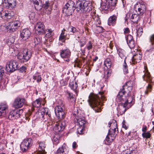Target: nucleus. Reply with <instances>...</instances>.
I'll return each instance as SVG.
<instances>
[{"label":"nucleus","mask_w":154,"mask_h":154,"mask_svg":"<svg viewBox=\"0 0 154 154\" xmlns=\"http://www.w3.org/2000/svg\"><path fill=\"white\" fill-rule=\"evenodd\" d=\"M60 55L61 57L65 61L69 62L70 60L71 56V52L69 50L67 49L62 50L60 51Z\"/></svg>","instance_id":"14"},{"label":"nucleus","mask_w":154,"mask_h":154,"mask_svg":"<svg viewBox=\"0 0 154 154\" xmlns=\"http://www.w3.org/2000/svg\"><path fill=\"white\" fill-rule=\"evenodd\" d=\"M80 47L84 46L86 43V40L84 38L81 39L79 42Z\"/></svg>","instance_id":"48"},{"label":"nucleus","mask_w":154,"mask_h":154,"mask_svg":"<svg viewBox=\"0 0 154 154\" xmlns=\"http://www.w3.org/2000/svg\"><path fill=\"white\" fill-rule=\"evenodd\" d=\"M127 44L131 48H133L135 45L134 41H131V42L127 43Z\"/></svg>","instance_id":"50"},{"label":"nucleus","mask_w":154,"mask_h":154,"mask_svg":"<svg viewBox=\"0 0 154 154\" xmlns=\"http://www.w3.org/2000/svg\"><path fill=\"white\" fill-rule=\"evenodd\" d=\"M73 114L76 116V118L77 120L78 124L81 126L84 127V124L86 123V121L84 117H79L78 116H76V115L78 114L79 112L77 108H75L74 109Z\"/></svg>","instance_id":"16"},{"label":"nucleus","mask_w":154,"mask_h":154,"mask_svg":"<svg viewBox=\"0 0 154 154\" xmlns=\"http://www.w3.org/2000/svg\"><path fill=\"white\" fill-rule=\"evenodd\" d=\"M117 131L118 130L113 128L112 129H110L109 130L108 135L105 139V143L109 145L115 139L118 133Z\"/></svg>","instance_id":"7"},{"label":"nucleus","mask_w":154,"mask_h":154,"mask_svg":"<svg viewBox=\"0 0 154 154\" xmlns=\"http://www.w3.org/2000/svg\"><path fill=\"white\" fill-rule=\"evenodd\" d=\"M25 102V100L23 98L17 97L15 99L13 104L14 106L16 108L21 107Z\"/></svg>","instance_id":"18"},{"label":"nucleus","mask_w":154,"mask_h":154,"mask_svg":"<svg viewBox=\"0 0 154 154\" xmlns=\"http://www.w3.org/2000/svg\"><path fill=\"white\" fill-rule=\"evenodd\" d=\"M38 147L37 150L38 153L39 154H45L47 153L45 148L46 145L45 142L41 141L38 142Z\"/></svg>","instance_id":"22"},{"label":"nucleus","mask_w":154,"mask_h":154,"mask_svg":"<svg viewBox=\"0 0 154 154\" xmlns=\"http://www.w3.org/2000/svg\"><path fill=\"white\" fill-rule=\"evenodd\" d=\"M91 15L93 19L95 18V17L98 16V15L96 14L95 11H94L91 12Z\"/></svg>","instance_id":"56"},{"label":"nucleus","mask_w":154,"mask_h":154,"mask_svg":"<svg viewBox=\"0 0 154 154\" xmlns=\"http://www.w3.org/2000/svg\"><path fill=\"white\" fill-rule=\"evenodd\" d=\"M92 48V45L91 43V42L89 41L88 43L87 44V45L86 46L85 48V49L87 48L89 52V50L91 49Z\"/></svg>","instance_id":"49"},{"label":"nucleus","mask_w":154,"mask_h":154,"mask_svg":"<svg viewBox=\"0 0 154 154\" xmlns=\"http://www.w3.org/2000/svg\"><path fill=\"white\" fill-rule=\"evenodd\" d=\"M144 70L143 72V78L144 81L147 82H152V78L149 72H148L146 66H144Z\"/></svg>","instance_id":"20"},{"label":"nucleus","mask_w":154,"mask_h":154,"mask_svg":"<svg viewBox=\"0 0 154 154\" xmlns=\"http://www.w3.org/2000/svg\"><path fill=\"white\" fill-rule=\"evenodd\" d=\"M16 0H5L3 4L8 8L11 9L16 6Z\"/></svg>","instance_id":"21"},{"label":"nucleus","mask_w":154,"mask_h":154,"mask_svg":"<svg viewBox=\"0 0 154 154\" xmlns=\"http://www.w3.org/2000/svg\"><path fill=\"white\" fill-rule=\"evenodd\" d=\"M65 29H63L62 31V32L59 37V40L62 42H65L66 36L65 35L64 32L65 31Z\"/></svg>","instance_id":"38"},{"label":"nucleus","mask_w":154,"mask_h":154,"mask_svg":"<svg viewBox=\"0 0 154 154\" xmlns=\"http://www.w3.org/2000/svg\"><path fill=\"white\" fill-rule=\"evenodd\" d=\"M45 36L48 38H50L52 37L54 35L53 31L51 29H47L46 30Z\"/></svg>","instance_id":"36"},{"label":"nucleus","mask_w":154,"mask_h":154,"mask_svg":"<svg viewBox=\"0 0 154 154\" xmlns=\"http://www.w3.org/2000/svg\"><path fill=\"white\" fill-rule=\"evenodd\" d=\"M67 95L68 97L70 99L72 98L74 99L72 94L70 93H67Z\"/></svg>","instance_id":"58"},{"label":"nucleus","mask_w":154,"mask_h":154,"mask_svg":"<svg viewBox=\"0 0 154 154\" xmlns=\"http://www.w3.org/2000/svg\"><path fill=\"white\" fill-rule=\"evenodd\" d=\"M53 3L52 2H49L48 1L45 2V3L43 5L42 7L45 9H47L48 8L51 9L52 5H53Z\"/></svg>","instance_id":"35"},{"label":"nucleus","mask_w":154,"mask_h":154,"mask_svg":"<svg viewBox=\"0 0 154 154\" xmlns=\"http://www.w3.org/2000/svg\"><path fill=\"white\" fill-rule=\"evenodd\" d=\"M45 114L46 116L48 115L49 117H50L51 116L50 112L48 108H43L42 109L41 112L38 113V115L39 116L40 118L43 119Z\"/></svg>","instance_id":"24"},{"label":"nucleus","mask_w":154,"mask_h":154,"mask_svg":"<svg viewBox=\"0 0 154 154\" xmlns=\"http://www.w3.org/2000/svg\"><path fill=\"white\" fill-rule=\"evenodd\" d=\"M31 51L27 48L21 50L17 55V58L21 63L28 61L32 56Z\"/></svg>","instance_id":"3"},{"label":"nucleus","mask_w":154,"mask_h":154,"mask_svg":"<svg viewBox=\"0 0 154 154\" xmlns=\"http://www.w3.org/2000/svg\"><path fill=\"white\" fill-rule=\"evenodd\" d=\"M146 128L147 127L146 126H143L142 130V131L144 132H146Z\"/></svg>","instance_id":"63"},{"label":"nucleus","mask_w":154,"mask_h":154,"mask_svg":"<svg viewBox=\"0 0 154 154\" xmlns=\"http://www.w3.org/2000/svg\"><path fill=\"white\" fill-rule=\"evenodd\" d=\"M108 125L109 127H111V128H110L111 129H112V128H113L114 129L118 130L117 124L116 123V121L115 120H113L112 122H109Z\"/></svg>","instance_id":"32"},{"label":"nucleus","mask_w":154,"mask_h":154,"mask_svg":"<svg viewBox=\"0 0 154 154\" xmlns=\"http://www.w3.org/2000/svg\"><path fill=\"white\" fill-rule=\"evenodd\" d=\"M130 32V30L128 28H126L124 29V33H128Z\"/></svg>","instance_id":"60"},{"label":"nucleus","mask_w":154,"mask_h":154,"mask_svg":"<svg viewBox=\"0 0 154 154\" xmlns=\"http://www.w3.org/2000/svg\"><path fill=\"white\" fill-rule=\"evenodd\" d=\"M123 69L125 74H127L128 73V67L125 62V60H124V62L123 65Z\"/></svg>","instance_id":"42"},{"label":"nucleus","mask_w":154,"mask_h":154,"mask_svg":"<svg viewBox=\"0 0 154 154\" xmlns=\"http://www.w3.org/2000/svg\"><path fill=\"white\" fill-rule=\"evenodd\" d=\"M14 38L12 37H10L9 38L6 39V42L9 46L11 45L14 42Z\"/></svg>","instance_id":"41"},{"label":"nucleus","mask_w":154,"mask_h":154,"mask_svg":"<svg viewBox=\"0 0 154 154\" xmlns=\"http://www.w3.org/2000/svg\"><path fill=\"white\" fill-rule=\"evenodd\" d=\"M57 152L58 153H64L66 154L67 152H66V150L65 148H64L63 146L59 148L57 150Z\"/></svg>","instance_id":"43"},{"label":"nucleus","mask_w":154,"mask_h":154,"mask_svg":"<svg viewBox=\"0 0 154 154\" xmlns=\"http://www.w3.org/2000/svg\"><path fill=\"white\" fill-rule=\"evenodd\" d=\"M20 116L18 111H11L8 115V118L10 119H17Z\"/></svg>","instance_id":"26"},{"label":"nucleus","mask_w":154,"mask_h":154,"mask_svg":"<svg viewBox=\"0 0 154 154\" xmlns=\"http://www.w3.org/2000/svg\"><path fill=\"white\" fill-rule=\"evenodd\" d=\"M142 135L143 137L146 138H149L150 137V134L149 132H144L142 134Z\"/></svg>","instance_id":"52"},{"label":"nucleus","mask_w":154,"mask_h":154,"mask_svg":"<svg viewBox=\"0 0 154 154\" xmlns=\"http://www.w3.org/2000/svg\"><path fill=\"white\" fill-rule=\"evenodd\" d=\"M130 18L133 22L135 23L139 20V17L136 14H132Z\"/></svg>","instance_id":"34"},{"label":"nucleus","mask_w":154,"mask_h":154,"mask_svg":"<svg viewBox=\"0 0 154 154\" xmlns=\"http://www.w3.org/2000/svg\"><path fill=\"white\" fill-rule=\"evenodd\" d=\"M66 125L64 121H59L56 123L54 129L56 132L63 131L65 128Z\"/></svg>","instance_id":"19"},{"label":"nucleus","mask_w":154,"mask_h":154,"mask_svg":"<svg viewBox=\"0 0 154 154\" xmlns=\"http://www.w3.org/2000/svg\"><path fill=\"white\" fill-rule=\"evenodd\" d=\"M33 79L36 80L37 82H40L42 80V78L41 75L38 73H35L33 76Z\"/></svg>","instance_id":"40"},{"label":"nucleus","mask_w":154,"mask_h":154,"mask_svg":"<svg viewBox=\"0 0 154 154\" xmlns=\"http://www.w3.org/2000/svg\"><path fill=\"white\" fill-rule=\"evenodd\" d=\"M31 2H32L34 4L35 9L37 10H39L42 8L41 5H39V2L37 0H30Z\"/></svg>","instance_id":"33"},{"label":"nucleus","mask_w":154,"mask_h":154,"mask_svg":"<svg viewBox=\"0 0 154 154\" xmlns=\"http://www.w3.org/2000/svg\"><path fill=\"white\" fill-rule=\"evenodd\" d=\"M130 107V106H127L126 103H122L119 105V107L117 108L118 113L120 115L124 114L126 110Z\"/></svg>","instance_id":"15"},{"label":"nucleus","mask_w":154,"mask_h":154,"mask_svg":"<svg viewBox=\"0 0 154 154\" xmlns=\"http://www.w3.org/2000/svg\"><path fill=\"white\" fill-rule=\"evenodd\" d=\"M8 109V106L6 104L2 103L0 105V116L5 115L6 110Z\"/></svg>","instance_id":"27"},{"label":"nucleus","mask_w":154,"mask_h":154,"mask_svg":"<svg viewBox=\"0 0 154 154\" xmlns=\"http://www.w3.org/2000/svg\"><path fill=\"white\" fill-rule=\"evenodd\" d=\"M104 65L108 69L109 68L111 65V61L109 58L106 59L104 61Z\"/></svg>","instance_id":"39"},{"label":"nucleus","mask_w":154,"mask_h":154,"mask_svg":"<svg viewBox=\"0 0 154 154\" xmlns=\"http://www.w3.org/2000/svg\"><path fill=\"white\" fill-rule=\"evenodd\" d=\"M142 58V55L141 53L138 51L136 54L133 56L132 59V62L134 64L139 63L140 62Z\"/></svg>","instance_id":"25"},{"label":"nucleus","mask_w":154,"mask_h":154,"mask_svg":"<svg viewBox=\"0 0 154 154\" xmlns=\"http://www.w3.org/2000/svg\"><path fill=\"white\" fill-rule=\"evenodd\" d=\"M117 18V16L115 15L110 17L108 20V24L109 26L113 25L116 23Z\"/></svg>","instance_id":"29"},{"label":"nucleus","mask_w":154,"mask_h":154,"mask_svg":"<svg viewBox=\"0 0 154 154\" xmlns=\"http://www.w3.org/2000/svg\"><path fill=\"white\" fill-rule=\"evenodd\" d=\"M65 107L63 104L60 106H57L55 108V112L56 116L59 119H63L65 117L64 111Z\"/></svg>","instance_id":"9"},{"label":"nucleus","mask_w":154,"mask_h":154,"mask_svg":"<svg viewBox=\"0 0 154 154\" xmlns=\"http://www.w3.org/2000/svg\"><path fill=\"white\" fill-rule=\"evenodd\" d=\"M150 41L151 42L152 45L151 48L148 51L152 54H154V34L152 35L150 37Z\"/></svg>","instance_id":"30"},{"label":"nucleus","mask_w":154,"mask_h":154,"mask_svg":"<svg viewBox=\"0 0 154 154\" xmlns=\"http://www.w3.org/2000/svg\"><path fill=\"white\" fill-rule=\"evenodd\" d=\"M122 127L124 128L125 129H127L128 127L126 126V125L125 124V121H124L122 123Z\"/></svg>","instance_id":"62"},{"label":"nucleus","mask_w":154,"mask_h":154,"mask_svg":"<svg viewBox=\"0 0 154 154\" xmlns=\"http://www.w3.org/2000/svg\"><path fill=\"white\" fill-rule=\"evenodd\" d=\"M106 3L105 5H101L102 8L105 10H107L108 9H111L112 7H114L116 5L117 0H105Z\"/></svg>","instance_id":"13"},{"label":"nucleus","mask_w":154,"mask_h":154,"mask_svg":"<svg viewBox=\"0 0 154 154\" xmlns=\"http://www.w3.org/2000/svg\"><path fill=\"white\" fill-rule=\"evenodd\" d=\"M151 86L150 84H149L147 87L145 91V94H148V92L151 91Z\"/></svg>","instance_id":"53"},{"label":"nucleus","mask_w":154,"mask_h":154,"mask_svg":"<svg viewBox=\"0 0 154 154\" xmlns=\"http://www.w3.org/2000/svg\"><path fill=\"white\" fill-rule=\"evenodd\" d=\"M35 14L34 13H32L30 14L29 16L30 19L33 20L34 18Z\"/></svg>","instance_id":"59"},{"label":"nucleus","mask_w":154,"mask_h":154,"mask_svg":"<svg viewBox=\"0 0 154 154\" xmlns=\"http://www.w3.org/2000/svg\"><path fill=\"white\" fill-rule=\"evenodd\" d=\"M40 42V40L39 38H35L34 39V43L35 45V47H36V46L37 45L39 44Z\"/></svg>","instance_id":"55"},{"label":"nucleus","mask_w":154,"mask_h":154,"mask_svg":"<svg viewBox=\"0 0 154 154\" xmlns=\"http://www.w3.org/2000/svg\"><path fill=\"white\" fill-rule=\"evenodd\" d=\"M68 29L69 31L72 33V34H73L74 33H76L78 31L76 28L73 26L69 27Z\"/></svg>","instance_id":"46"},{"label":"nucleus","mask_w":154,"mask_h":154,"mask_svg":"<svg viewBox=\"0 0 154 154\" xmlns=\"http://www.w3.org/2000/svg\"><path fill=\"white\" fill-rule=\"evenodd\" d=\"M132 89L131 82H128L123 86L122 90L119 92L117 96L116 101L126 103L127 106L130 105L131 107V103L133 100V97L130 96Z\"/></svg>","instance_id":"1"},{"label":"nucleus","mask_w":154,"mask_h":154,"mask_svg":"<svg viewBox=\"0 0 154 154\" xmlns=\"http://www.w3.org/2000/svg\"><path fill=\"white\" fill-rule=\"evenodd\" d=\"M93 19L94 20L96 25H99L100 24V21L98 16L95 17V18Z\"/></svg>","instance_id":"54"},{"label":"nucleus","mask_w":154,"mask_h":154,"mask_svg":"<svg viewBox=\"0 0 154 154\" xmlns=\"http://www.w3.org/2000/svg\"><path fill=\"white\" fill-rule=\"evenodd\" d=\"M17 66L18 63L17 61L11 60L7 63L6 66V69L8 72H12L18 69Z\"/></svg>","instance_id":"10"},{"label":"nucleus","mask_w":154,"mask_h":154,"mask_svg":"<svg viewBox=\"0 0 154 154\" xmlns=\"http://www.w3.org/2000/svg\"><path fill=\"white\" fill-rule=\"evenodd\" d=\"M31 35L30 31L27 29H25L20 33V37L23 40L25 41L28 39Z\"/></svg>","instance_id":"23"},{"label":"nucleus","mask_w":154,"mask_h":154,"mask_svg":"<svg viewBox=\"0 0 154 154\" xmlns=\"http://www.w3.org/2000/svg\"><path fill=\"white\" fill-rule=\"evenodd\" d=\"M54 140H55L56 141H57L56 143L57 144L58 143H59V140L56 137H54Z\"/></svg>","instance_id":"64"},{"label":"nucleus","mask_w":154,"mask_h":154,"mask_svg":"<svg viewBox=\"0 0 154 154\" xmlns=\"http://www.w3.org/2000/svg\"><path fill=\"white\" fill-rule=\"evenodd\" d=\"M137 35L139 37H140L143 33V29L142 28H139L138 29H137Z\"/></svg>","instance_id":"47"},{"label":"nucleus","mask_w":154,"mask_h":154,"mask_svg":"<svg viewBox=\"0 0 154 154\" xmlns=\"http://www.w3.org/2000/svg\"><path fill=\"white\" fill-rule=\"evenodd\" d=\"M78 146V145L75 142H74L72 145V147L73 149L76 148Z\"/></svg>","instance_id":"61"},{"label":"nucleus","mask_w":154,"mask_h":154,"mask_svg":"<svg viewBox=\"0 0 154 154\" xmlns=\"http://www.w3.org/2000/svg\"><path fill=\"white\" fill-rule=\"evenodd\" d=\"M90 4L88 2L78 1L76 4V8L78 11H81L84 13H88L91 10Z\"/></svg>","instance_id":"4"},{"label":"nucleus","mask_w":154,"mask_h":154,"mask_svg":"<svg viewBox=\"0 0 154 154\" xmlns=\"http://www.w3.org/2000/svg\"><path fill=\"white\" fill-rule=\"evenodd\" d=\"M111 72V71L109 70L105 71L104 77L105 79H107L110 76Z\"/></svg>","instance_id":"45"},{"label":"nucleus","mask_w":154,"mask_h":154,"mask_svg":"<svg viewBox=\"0 0 154 154\" xmlns=\"http://www.w3.org/2000/svg\"><path fill=\"white\" fill-rule=\"evenodd\" d=\"M134 8L137 14L141 16L143 15L146 10L145 3L143 1L137 2L134 5Z\"/></svg>","instance_id":"5"},{"label":"nucleus","mask_w":154,"mask_h":154,"mask_svg":"<svg viewBox=\"0 0 154 154\" xmlns=\"http://www.w3.org/2000/svg\"><path fill=\"white\" fill-rule=\"evenodd\" d=\"M82 128L81 127L79 128L77 130V132L78 134H82L83 133V128L84 127L82 126Z\"/></svg>","instance_id":"57"},{"label":"nucleus","mask_w":154,"mask_h":154,"mask_svg":"<svg viewBox=\"0 0 154 154\" xmlns=\"http://www.w3.org/2000/svg\"><path fill=\"white\" fill-rule=\"evenodd\" d=\"M45 26L44 23L41 22L37 23L35 27L36 32L39 34H43L45 32Z\"/></svg>","instance_id":"17"},{"label":"nucleus","mask_w":154,"mask_h":154,"mask_svg":"<svg viewBox=\"0 0 154 154\" xmlns=\"http://www.w3.org/2000/svg\"><path fill=\"white\" fill-rule=\"evenodd\" d=\"M117 52L119 56L121 59L125 60L126 58V54L124 50L120 48H118Z\"/></svg>","instance_id":"28"},{"label":"nucleus","mask_w":154,"mask_h":154,"mask_svg":"<svg viewBox=\"0 0 154 154\" xmlns=\"http://www.w3.org/2000/svg\"><path fill=\"white\" fill-rule=\"evenodd\" d=\"M88 100L90 106L96 112H99L101 110V106L102 103L100 102V99L102 100H106L103 92H100L98 94L91 93L88 97Z\"/></svg>","instance_id":"2"},{"label":"nucleus","mask_w":154,"mask_h":154,"mask_svg":"<svg viewBox=\"0 0 154 154\" xmlns=\"http://www.w3.org/2000/svg\"><path fill=\"white\" fill-rule=\"evenodd\" d=\"M20 25V23L19 21L15 20L8 23L6 27L8 30L13 32L19 27Z\"/></svg>","instance_id":"11"},{"label":"nucleus","mask_w":154,"mask_h":154,"mask_svg":"<svg viewBox=\"0 0 154 154\" xmlns=\"http://www.w3.org/2000/svg\"><path fill=\"white\" fill-rule=\"evenodd\" d=\"M69 85L70 88L73 90H76L78 87L77 83L73 80H70Z\"/></svg>","instance_id":"31"},{"label":"nucleus","mask_w":154,"mask_h":154,"mask_svg":"<svg viewBox=\"0 0 154 154\" xmlns=\"http://www.w3.org/2000/svg\"><path fill=\"white\" fill-rule=\"evenodd\" d=\"M14 14V12L13 11L5 10L1 12V17L5 19H10L13 17Z\"/></svg>","instance_id":"12"},{"label":"nucleus","mask_w":154,"mask_h":154,"mask_svg":"<svg viewBox=\"0 0 154 154\" xmlns=\"http://www.w3.org/2000/svg\"><path fill=\"white\" fill-rule=\"evenodd\" d=\"M41 104V99H39L36 100L32 103V105L33 106L38 108L39 107Z\"/></svg>","instance_id":"37"},{"label":"nucleus","mask_w":154,"mask_h":154,"mask_svg":"<svg viewBox=\"0 0 154 154\" xmlns=\"http://www.w3.org/2000/svg\"><path fill=\"white\" fill-rule=\"evenodd\" d=\"M75 3L72 1H69L63 8V11L67 15L71 14L75 9Z\"/></svg>","instance_id":"6"},{"label":"nucleus","mask_w":154,"mask_h":154,"mask_svg":"<svg viewBox=\"0 0 154 154\" xmlns=\"http://www.w3.org/2000/svg\"><path fill=\"white\" fill-rule=\"evenodd\" d=\"M5 75L4 68L0 67V80H1Z\"/></svg>","instance_id":"44"},{"label":"nucleus","mask_w":154,"mask_h":154,"mask_svg":"<svg viewBox=\"0 0 154 154\" xmlns=\"http://www.w3.org/2000/svg\"><path fill=\"white\" fill-rule=\"evenodd\" d=\"M32 144V140L30 138L25 139L22 142L20 145L21 150L23 152H26L30 148Z\"/></svg>","instance_id":"8"},{"label":"nucleus","mask_w":154,"mask_h":154,"mask_svg":"<svg viewBox=\"0 0 154 154\" xmlns=\"http://www.w3.org/2000/svg\"><path fill=\"white\" fill-rule=\"evenodd\" d=\"M126 40H127V43L131 42V41H134L133 40V37L131 35H128L126 38Z\"/></svg>","instance_id":"51"}]
</instances>
